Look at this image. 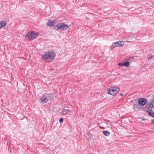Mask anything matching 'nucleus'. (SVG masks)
<instances>
[{"instance_id":"423d86ee","label":"nucleus","mask_w":154,"mask_h":154,"mask_svg":"<svg viewBox=\"0 0 154 154\" xmlns=\"http://www.w3.org/2000/svg\"><path fill=\"white\" fill-rule=\"evenodd\" d=\"M124 45V43L123 42L117 41L116 42L113 43L112 45L110 46V48L111 50H112L116 47L122 46Z\"/></svg>"},{"instance_id":"f03ea898","label":"nucleus","mask_w":154,"mask_h":154,"mask_svg":"<svg viewBox=\"0 0 154 154\" xmlns=\"http://www.w3.org/2000/svg\"><path fill=\"white\" fill-rule=\"evenodd\" d=\"M56 57L55 52L53 51H49L45 52L43 55L42 58H45L44 59L48 60V61L51 62L54 60Z\"/></svg>"},{"instance_id":"39448f33","label":"nucleus","mask_w":154,"mask_h":154,"mask_svg":"<svg viewBox=\"0 0 154 154\" xmlns=\"http://www.w3.org/2000/svg\"><path fill=\"white\" fill-rule=\"evenodd\" d=\"M119 91L120 88H119L114 86L108 90V93L112 96H115L119 92Z\"/></svg>"},{"instance_id":"ddd939ff","label":"nucleus","mask_w":154,"mask_h":154,"mask_svg":"<svg viewBox=\"0 0 154 154\" xmlns=\"http://www.w3.org/2000/svg\"><path fill=\"white\" fill-rule=\"evenodd\" d=\"M70 112V111L68 109H64L62 111V113L63 115H66Z\"/></svg>"},{"instance_id":"9d476101","label":"nucleus","mask_w":154,"mask_h":154,"mask_svg":"<svg viewBox=\"0 0 154 154\" xmlns=\"http://www.w3.org/2000/svg\"><path fill=\"white\" fill-rule=\"evenodd\" d=\"M140 106L137 103H134L133 104V109L136 111H138L140 110Z\"/></svg>"},{"instance_id":"20e7f679","label":"nucleus","mask_w":154,"mask_h":154,"mask_svg":"<svg viewBox=\"0 0 154 154\" xmlns=\"http://www.w3.org/2000/svg\"><path fill=\"white\" fill-rule=\"evenodd\" d=\"M38 34L34 31H31L28 33L25 36L26 38H28L30 40H32L37 38Z\"/></svg>"},{"instance_id":"6ab92c4d","label":"nucleus","mask_w":154,"mask_h":154,"mask_svg":"<svg viewBox=\"0 0 154 154\" xmlns=\"http://www.w3.org/2000/svg\"><path fill=\"white\" fill-rule=\"evenodd\" d=\"M151 121L154 124V119H152Z\"/></svg>"},{"instance_id":"dca6fc26","label":"nucleus","mask_w":154,"mask_h":154,"mask_svg":"<svg viewBox=\"0 0 154 154\" xmlns=\"http://www.w3.org/2000/svg\"><path fill=\"white\" fill-rule=\"evenodd\" d=\"M149 103L152 106V107L154 108V100H152L151 102Z\"/></svg>"},{"instance_id":"1a4fd4ad","label":"nucleus","mask_w":154,"mask_h":154,"mask_svg":"<svg viewBox=\"0 0 154 154\" xmlns=\"http://www.w3.org/2000/svg\"><path fill=\"white\" fill-rule=\"evenodd\" d=\"M130 63L128 61H126L124 63H119L118 65L120 66H125L126 67H128L130 65Z\"/></svg>"},{"instance_id":"9b49d317","label":"nucleus","mask_w":154,"mask_h":154,"mask_svg":"<svg viewBox=\"0 0 154 154\" xmlns=\"http://www.w3.org/2000/svg\"><path fill=\"white\" fill-rule=\"evenodd\" d=\"M6 22L5 21H2L0 22V28L5 27L6 25Z\"/></svg>"},{"instance_id":"0eeeda50","label":"nucleus","mask_w":154,"mask_h":154,"mask_svg":"<svg viewBox=\"0 0 154 154\" xmlns=\"http://www.w3.org/2000/svg\"><path fill=\"white\" fill-rule=\"evenodd\" d=\"M138 102L140 105L143 106L146 104L147 102V101L145 98H141L138 100Z\"/></svg>"},{"instance_id":"4468645a","label":"nucleus","mask_w":154,"mask_h":154,"mask_svg":"<svg viewBox=\"0 0 154 154\" xmlns=\"http://www.w3.org/2000/svg\"><path fill=\"white\" fill-rule=\"evenodd\" d=\"M103 134L106 136H108L109 135L110 132L108 131H103Z\"/></svg>"},{"instance_id":"a211bd4d","label":"nucleus","mask_w":154,"mask_h":154,"mask_svg":"<svg viewBox=\"0 0 154 154\" xmlns=\"http://www.w3.org/2000/svg\"><path fill=\"white\" fill-rule=\"evenodd\" d=\"M63 121V118H61L60 119H59V122L60 123H61Z\"/></svg>"},{"instance_id":"412c9836","label":"nucleus","mask_w":154,"mask_h":154,"mask_svg":"<svg viewBox=\"0 0 154 154\" xmlns=\"http://www.w3.org/2000/svg\"><path fill=\"white\" fill-rule=\"evenodd\" d=\"M120 95L121 96H122V95H123V94H120Z\"/></svg>"},{"instance_id":"2eb2a0df","label":"nucleus","mask_w":154,"mask_h":154,"mask_svg":"<svg viewBox=\"0 0 154 154\" xmlns=\"http://www.w3.org/2000/svg\"><path fill=\"white\" fill-rule=\"evenodd\" d=\"M148 114L150 116L154 117V112L152 111L149 112Z\"/></svg>"},{"instance_id":"f3484780","label":"nucleus","mask_w":154,"mask_h":154,"mask_svg":"<svg viewBox=\"0 0 154 154\" xmlns=\"http://www.w3.org/2000/svg\"><path fill=\"white\" fill-rule=\"evenodd\" d=\"M86 134L87 135H88V138L90 139H91V134H90V133H88V132L87 134Z\"/></svg>"},{"instance_id":"7ed1b4c3","label":"nucleus","mask_w":154,"mask_h":154,"mask_svg":"<svg viewBox=\"0 0 154 154\" xmlns=\"http://www.w3.org/2000/svg\"><path fill=\"white\" fill-rule=\"evenodd\" d=\"M69 26L67 24H65L63 23H60L55 25L54 28L56 30L61 32L67 30L69 29Z\"/></svg>"},{"instance_id":"aec40b11","label":"nucleus","mask_w":154,"mask_h":154,"mask_svg":"<svg viewBox=\"0 0 154 154\" xmlns=\"http://www.w3.org/2000/svg\"><path fill=\"white\" fill-rule=\"evenodd\" d=\"M152 56H151L150 57H149V59H150L151 58H152Z\"/></svg>"},{"instance_id":"f8f14e48","label":"nucleus","mask_w":154,"mask_h":154,"mask_svg":"<svg viewBox=\"0 0 154 154\" xmlns=\"http://www.w3.org/2000/svg\"><path fill=\"white\" fill-rule=\"evenodd\" d=\"M47 25L49 26H54V23L51 21L50 20H49L47 23Z\"/></svg>"},{"instance_id":"6e6552de","label":"nucleus","mask_w":154,"mask_h":154,"mask_svg":"<svg viewBox=\"0 0 154 154\" xmlns=\"http://www.w3.org/2000/svg\"><path fill=\"white\" fill-rule=\"evenodd\" d=\"M152 107L151 106L150 104L149 103L145 106V109L146 112H148V113L150 112H152Z\"/></svg>"},{"instance_id":"f257e3e1","label":"nucleus","mask_w":154,"mask_h":154,"mask_svg":"<svg viewBox=\"0 0 154 154\" xmlns=\"http://www.w3.org/2000/svg\"><path fill=\"white\" fill-rule=\"evenodd\" d=\"M54 95L51 93H45L43 94L40 98L41 103H46L48 101H51L54 99Z\"/></svg>"}]
</instances>
